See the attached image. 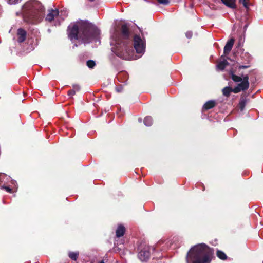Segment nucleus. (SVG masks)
<instances>
[{"instance_id":"f3484780","label":"nucleus","mask_w":263,"mask_h":263,"mask_svg":"<svg viewBox=\"0 0 263 263\" xmlns=\"http://www.w3.org/2000/svg\"><path fill=\"white\" fill-rule=\"evenodd\" d=\"M246 103L247 99L245 98H241L239 103V107L241 111L245 108Z\"/></svg>"},{"instance_id":"bb28decb","label":"nucleus","mask_w":263,"mask_h":263,"mask_svg":"<svg viewBox=\"0 0 263 263\" xmlns=\"http://www.w3.org/2000/svg\"><path fill=\"white\" fill-rule=\"evenodd\" d=\"M1 188H4L8 192H9V193L11 192V190H12L11 189H10V187H8V186H2Z\"/></svg>"},{"instance_id":"393cba45","label":"nucleus","mask_w":263,"mask_h":263,"mask_svg":"<svg viewBox=\"0 0 263 263\" xmlns=\"http://www.w3.org/2000/svg\"><path fill=\"white\" fill-rule=\"evenodd\" d=\"M75 93H76V90H74L73 89H71L68 91V95L69 97L73 96V95H74Z\"/></svg>"},{"instance_id":"7c9ffc66","label":"nucleus","mask_w":263,"mask_h":263,"mask_svg":"<svg viewBox=\"0 0 263 263\" xmlns=\"http://www.w3.org/2000/svg\"><path fill=\"white\" fill-rule=\"evenodd\" d=\"M247 27H248V25H246L245 26V27H244V29L246 30V29H247Z\"/></svg>"},{"instance_id":"f8f14e48","label":"nucleus","mask_w":263,"mask_h":263,"mask_svg":"<svg viewBox=\"0 0 263 263\" xmlns=\"http://www.w3.org/2000/svg\"><path fill=\"white\" fill-rule=\"evenodd\" d=\"M230 74L231 76L232 79L235 82H240L242 81L243 80V78H242L241 77L235 75L233 70H230Z\"/></svg>"},{"instance_id":"0eeeda50","label":"nucleus","mask_w":263,"mask_h":263,"mask_svg":"<svg viewBox=\"0 0 263 263\" xmlns=\"http://www.w3.org/2000/svg\"><path fill=\"white\" fill-rule=\"evenodd\" d=\"M59 14V12L58 9H51L46 16V20L49 22H51L54 19L58 20Z\"/></svg>"},{"instance_id":"6e6552de","label":"nucleus","mask_w":263,"mask_h":263,"mask_svg":"<svg viewBox=\"0 0 263 263\" xmlns=\"http://www.w3.org/2000/svg\"><path fill=\"white\" fill-rule=\"evenodd\" d=\"M234 39L232 38L230 39L226 43L224 47V53L228 54L230 51L231 50L234 43Z\"/></svg>"},{"instance_id":"cd10ccee","label":"nucleus","mask_w":263,"mask_h":263,"mask_svg":"<svg viewBox=\"0 0 263 263\" xmlns=\"http://www.w3.org/2000/svg\"><path fill=\"white\" fill-rule=\"evenodd\" d=\"M116 91L118 92H121L122 90V87L121 86H120V87H117L116 88Z\"/></svg>"},{"instance_id":"a211bd4d","label":"nucleus","mask_w":263,"mask_h":263,"mask_svg":"<svg viewBox=\"0 0 263 263\" xmlns=\"http://www.w3.org/2000/svg\"><path fill=\"white\" fill-rule=\"evenodd\" d=\"M217 255L218 258H219L220 259H221L222 260H225L227 259V255L222 251L218 250L217 251Z\"/></svg>"},{"instance_id":"423d86ee","label":"nucleus","mask_w":263,"mask_h":263,"mask_svg":"<svg viewBox=\"0 0 263 263\" xmlns=\"http://www.w3.org/2000/svg\"><path fill=\"white\" fill-rule=\"evenodd\" d=\"M138 256L141 261H147L150 256L149 247L148 246H145L143 248L141 249L138 254Z\"/></svg>"},{"instance_id":"4be33fe9","label":"nucleus","mask_w":263,"mask_h":263,"mask_svg":"<svg viewBox=\"0 0 263 263\" xmlns=\"http://www.w3.org/2000/svg\"><path fill=\"white\" fill-rule=\"evenodd\" d=\"M10 5H14L21 2L22 0H6Z\"/></svg>"},{"instance_id":"c756f323","label":"nucleus","mask_w":263,"mask_h":263,"mask_svg":"<svg viewBox=\"0 0 263 263\" xmlns=\"http://www.w3.org/2000/svg\"><path fill=\"white\" fill-rule=\"evenodd\" d=\"M138 121H139V122H142V119L141 118H139Z\"/></svg>"},{"instance_id":"2f4dec72","label":"nucleus","mask_w":263,"mask_h":263,"mask_svg":"<svg viewBox=\"0 0 263 263\" xmlns=\"http://www.w3.org/2000/svg\"><path fill=\"white\" fill-rule=\"evenodd\" d=\"M99 263H104L103 261H101V262H100Z\"/></svg>"},{"instance_id":"9d476101","label":"nucleus","mask_w":263,"mask_h":263,"mask_svg":"<svg viewBox=\"0 0 263 263\" xmlns=\"http://www.w3.org/2000/svg\"><path fill=\"white\" fill-rule=\"evenodd\" d=\"M125 232V228L122 225H119L116 230V236L120 237L124 235Z\"/></svg>"},{"instance_id":"6ab92c4d","label":"nucleus","mask_w":263,"mask_h":263,"mask_svg":"<svg viewBox=\"0 0 263 263\" xmlns=\"http://www.w3.org/2000/svg\"><path fill=\"white\" fill-rule=\"evenodd\" d=\"M78 252H69V257L73 260H76L78 257Z\"/></svg>"},{"instance_id":"9b49d317","label":"nucleus","mask_w":263,"mask_h":263,"mask_svg":"<svg viewBox=\"0 0 263 263\" xmlns=\"http://www.w3.org/2000/svg\"><path fill=\"white\" fill-rule=\"evenodd\" d=\"M229 64V63L226 60H223L222 61H220L217 65H216L217 69L223 70Z\"/></svg>"},{"instance_id":"4468645a","label":"nucleus","mask_w":263,"mask_h":263,"mask_svg":"<svg viewBox=\"0 0 263 263\" xmlns=\"http://www.w3.org/2000/svg\"><path fill=\"white\" fill-rule=\"evenodd\" d=\"M222 2L227 6L234 8L235 7V2L233 0H221Z\"/></svg>"},{"instance_id":"f03ea898","label":"nucleus","mask_w":263,"mask_h":263,"mask_svg":"<svg viewBox=\"0 0 263 263\" xmlns=\"http://www.w3.org/2000/svg\"><path fill=\"white\" fill-rule=\"evenodd\" d=\"M67 33L71 41L77 40L82 43L86 44L97 42L100 32L95 25L80 21L70 25L68 27Z\"/></svg>"},{"instance_id":"ddd939ff","label":"nucleus","mask_w":263,"mask_h":263,"mask_svg":"<svg viewBox=\"0 0 263 263\" xmlns=\"http://www.w3.org/2000/svg\"><path fill=\"white\" fill-rule=\"evenodd\" d=\"M215 105L214 101H209L204 104L203 106V110H208L213 108Z\"/></svg>"},{"instance_id":"b1692460","label":"nucleus","mask_w":263,"mask_h":263,"mask_svg":"<svg viewBox=\"0 0 263 263\" xmlns=\"http://www.w3.org/2000/svg\"><path fill=\"white\" fill-rule=\"evenodd\" d=\"M157 1L161 4L167 5L169 3L168 0H157Z\"/></svg>"},{"instance_id":"f257e3e1","label":"nucleus","mask_w":263,"mask_h":263,"mask_svg":"<svg viewBox=\"0 0 263 263\" xmlns=\"http://www.w3.org/2000/svg\"><path fill=\"white\" fill-rule=\"evenodd\" d=\"M129 32L126 25H123L121 27V34L115 29L111 33L110 45L111 50L118 57L126 60H136L144 53L145 50V41L139 35H135L133 39L134 47L140 56L134 54V50L129 40Z\"/></svg>"},{"instance_id":"c85d7f7f","label":"nucleus","mask_w":263,"mask_h":263,"mask_svg":"<svg viewBox=\"0 0 263 263\" xmlns=\"http://www.w3.org/2000/svg\"><path fill=\"white\" fill-rule=\"evenodd\" d=\"M249 67V65H245V66H244V65H241V66H239V69H245V68H248Z\"/></svg>"},{"instance_id":"5701e85b","label":"nucleus","mask_w":263,"mask_h":263,"mask_svg":"<svg viewBox=\"0 0 263 263\" xmlns=\"http://www.w3.org/2000/svg\"><path fill=\"white\" fill-rule=\"evenodd\" d=\"M72 88L74 90H76V92L77 91H79L80 89V86L78 84H73Z\"/></svg>"},{"instance_id":"aec40b11","label":"nucleus","mask_w":263,"mask_h":263,"mask_svg":"<svg viewBox=\"0 0 263 263\" xmlns=\"http://www.w3.org/2000/svg\"><path fill=\"white\" fill-rule=\"evenodd\" d=\"M95 65V62L93 60H90L87 62V66L90 68H93Z\"/></svg>"},{"instance_id":"1a4fd4ad","label":"nucleus","mask_w":263,"mask_h":263,"mask_svg":"<svg viewBox=\"0 0 263 263\" xmlns=\"http://www.w3.org/2000/svg\"><path fill=\"white\" fill-rule=\"evenodd\" d=\"M17 35L18 36V41L22 43L26 39V31L22 28H20L17 30Z\"/></svg>"},{"instance_id":"dca6fc26","label":"nucleus","mask_w":263,"mask_h":263,"mask_svg":"<svg viewBox=\"0 0 263 263\" xmlns=\"http://www.w3.org/2000/svg\"><path fill=\"white\" fill-rule=\"evenodd\" d=\"M144 123L146 126H150L153 124V119L151 116H147L144 119Z\"/></svg>"},{"instance_id":"7ed1b4c3","label":"nucleus","mask_w":263,"mask_h":263,"mask_svg":"<svg viewBox=\"0 0 263 263\" xmlns=\"http://www.w3.org/2000/svg\"><path fill=\"white\" fill-rule=\"evenodd\" d=\"M212 250L204 243L194 246L189 251L186 257L187 263H210Z\"/></svg>"},{"instance_id":"412c9836","label":"nucleus","mask_w":263,"mask_h":263,"mask_svg":"<svg viewBox=\"0 0 263 263\" xmlns=\"http://www.w3.org/2000/svg\"><path fill=\"white\" fill-rule=\"evenodd\" d=\"M239 2L246 9L249 8L248 0H239Z\"/></svg>"},{"instance_id":"a878e982","label":"nucleus","mask_w":263,"mask_h":263,"mask_svg":"<svg viewBox=\"0 0 263 263\" xmlns=\"http://www.w3.org/2000/svg\"><path fill=\"white\" fill-rule=\"evenodd\" d=\"M186 36L188 39L191 38V37L192 36V32H190V31L187 32L186 33Z\"/></svg>"},{"instance_id":"20e7f679","label":"nucleus","mask_w":263,"mask_h":263,"mask_svg":"<svg viewBox=\"0 0 263 263\" xmlns=\"http://www.w3.org/2000/svg\"><path fill=\"white\" fill-rule=\"evenodd\" d=\"M24 19L30 23L36 24L44 17V8L36 1H30L26 3L23 8Z\"/></svg>"},{"instance_id":"39448f33","label":"nucleus","mask_w":263,"mask_h":263,"mask_svg":"<svg viewBox=\"0 0 263 263\" xmlns=\"http://www.w3.org/2000/svg\"><path fill=\"white\" fill-rule=\"evenodd\" d=\"M249 86V77L246 75L243 77V80L241 83H239L237 86L233 89V92L238 93L241 91L247 90Z\"/></svg>"},{"instance_id":"2eb2a0df","label":"nucleus","mask_w":263,"mask_h":263,"mask_svg":"<svg viewBox=\"0 0 263 263\" xmlns=\"http://www.w3.org/2000/svg\"><path fill=\"white\" fill-rule=\"evenodd\" d=\"M232 92H233V89L230 87H226L222 89L223 95L226 97L229 96Z\"/></svg>"}]
</instances>
